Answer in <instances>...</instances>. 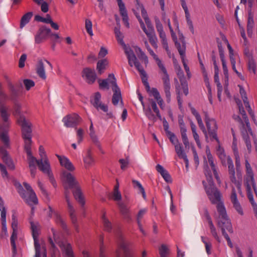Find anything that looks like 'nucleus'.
<instances>
[{"instance_id": "1", "label": "nucleus", "mask_w": 257, "mask_h": 257, "mask_svg": "<svg viewBox=\"0 0 257 257\" xmlns=\"http://www.w3.org/2000/svg\"><path fill=\"white\" fill-rule=\"evenodd\" d=\"M216 208L219 214L217 221V226L221 229L222 234L226 239L228 245L232 248L233 247V244L229 236L225 231V230H226L230 233L233 232L230 220L227 216L226 209L222 203H219L217 206H216Z\"/></svg>"}, {"instance_id": "2", "label": "nucleus", "mask_w": 257, "mask_h": 257, "mask_svg": "<svg viewBox=\"0 0 257 257\" xmlns=\"http://www.w3.org/2000/svg\"><path fill=\"white\" fill-rule=\"evenodd\" d=\"M24 140L25 145L24 149L27 154L29 161V167H36V164L38 166L39 169L42 172L46 171V163L49 164L48 160L46 159L43 163L42 159L37 160L35 157L32 156L31 151V145L32 143V134L22 137Z\"/></svg>"}, {"instance_id": "3", "label": "nucleus", "mask_w": 257, "mask_h": 257, "mask_svg": "<svg viewBox=\"0 0 257 257\" xmlns=\"http://www.w3.org/2000/svg\"><path fill=\"white\" fill-rule=\"evenodd\" d=\"M21 106L20 104L15 103L14 115L17 119V123L21 126L22 137L32 134V124L27 120L21 111Z\"/></svg>"}, {"instance_id": "4", "label": "nucleus", "mask_w": 257, "mask_h": 257, "mask_svg": "<svg viewBox=\"0 0 257 257\" xmlns=\"http://www.w3.org/2000/svg\"><path fill=\"white\" fill-rule=\"evenodd\" d=\"M125 53L127 56L130 66L133 67V65H134L136 69L140 72L143 83H144V82H147L148 77L147 73L138 60L134 51L130 48L129 50L126 49L125 50Z\"/></svg>"}, {"instance_id": "5", "label": "nucleus", "mask_w": 257, "mask_h": 257, "mask_svg": "<svg viewBox=\"0 0 257 257\" xmlns=\"http://www.w3.org/2000/svg\"><path fill=\"white\" fill-rule=\"evenodd\" d=\"M156 60L159 68L161 70L164 74V76L162 77L163 82L164 90L166 97V101L168 103L171 101V84L169 74L164 65L162 63L161 61L159 58Z\"/></svg>"}, {"instance_id": "6", "label": "nucleus", "mask_w": 257, "mask_h": 257, "mask_svg": "<svg viewBox=\"0 0 257 257\" xmlns=\"http://www.w3.org/2000/svg\"><path fill=\"white\" fill-rule=\"evenodd\" d=\"M205 115L204 120L207 128L208 133L211 139L215 140L218 144L219 140L217 137V131L218 126L216 120L213 118H210L207 112H204Z\"/></svg>"}, {"instance_id": "7", "label": "nucleus", "mask_w": 257, "mask_h": 257, "mask_svg": "<svg viewBox=\"0 0 257 257\" xmlns=\"http://www.w3.org/2000/svg\"><path fill=\"white\" fill-rule=\"evenodd\" d=\"M8 87L10 92V97L13 100H16L23 89V85L20 80L13 83L8 76H5Z\"/></svg>"}, {"instance_id": "8", "label": "nucleus", "mask_w": 257, "mask_h": 257, "mask_svg": "<svg viewBox=\"0 0 257 257\" xmlns=\"http://www.w3.org/2000/svg\"><path fill=\"white\" fill-rule=\"evenodd\" d=\"M205 191L212 204H216L217 202H218L217 205L220 203L223 204V203L221 201V193L215 186V184H211L208 185V187H205Z\"/></svg>"}, {"instance_id": "9", "label": "nucleus", "mask_w": 257, "mask_h": 257, "mask_svg": "<svg viewBox=\"0 0 257 257\" xmlns=\"http://www.w3.org/2000/svg\"><path fill=\"white\" fill-rule=\"evenodd\" d=\"M11 226L13 229V232L10 238V240L12 247L13 256L14 257L17 254V247L15 241L17 238L18 231V220L17 216L14 214L12 216Z\"/></svg>"}, {"instance_id": "10", "label": "nucleus", "mask_w": 257, "mask_h": 257, "mask_svg": "<svg viewBox=\"0 0 257 257\" xmlns=\"http://www.w3.org/2000/svg\"><path fill=\"white\" fill-rule=\"evenodd\" d=\"M81 120V117L75 113L67 115L62 120L64 125L67 127H76Z\"/></svg>"}, {"instance_id": "11", "label": "nucleus", "mask_w": 257, "mask_h": 257, "mask_svg": "<svg viewBox=\"0 0 257 257\" xmlns=\"http://www.w3.org/2000/svg\"><path fill=\"white\" fill-rule=\"evenodd\" d=\"M51 30L45 26H42L39 29L35 36V43L40 44L46 39L48 36H50Z\"/></svg>"}, {"instance_id": "12", "label": "nucleus", "mask_w": 257, "mask_h": 257, "mask_svg": "<svg viewBox=\"0 0 257 257\" xmlns=\"http://www.w3.org/2000/svg\"><path fill=\"white\" fill-rule=\"evenodd\" d=\"M0 155L8 169L11 170H14L15 169V166L14 162L9 155L8 151L4 147H1L0 148Z\"/></svg>"}, {"instance_id": "13", "label": "nucleus", "mask_w": 257, "mask_h": 257, "mask_svg": "<svg viewBox=\"0 0 257 257\" xmlns=\"http://www.w3.org/2000/svg\"><path fill=\"white\" fill-rule=\"evenodd\" d=\"M119 248L116 252V257H132L127 243L120 237Z\"/></svg>"}, {"instance_id": "14", "label": "nucleus", "mask_w": 257, "mask_h": 257, "mask_svg": "<svg viewBox=\"0 0 257 257\" xmlns=\"http://www.w3.org/2000/svg\"><path fill=\"white\" fill-rule=\"evenodd\" d=\"M63 176L65 185H66L68 188H70V189H73L79 186L78 182L71 173L64 171L63 173Z\"/></svg>"}, {"instance_id": "15", "label": "nucleus", "mask_w": 257, "mask_h": 257, "mask_svg": "<svg viewBox=\"0 0 257 257\" xmlns=\"http://www.w3.org/2000/svg\"><path fill=\"white\" fill-rule=\"evenodd\" d=\"M101 95L99 92H96L94 93L93 98L90 99V103L97 110L100 108L104 112H107L108 106L106 105L102 104L101 100Z\"/></svg>"}, {"instance_id": "16", "label": "nucleus", "mask_w": 257, "mask_h": 257, "mask_svg": "<svg viewBox=\"0 0 257 257\" xmlns=\"http://www.w3.org/2000/svg\"><path fill=\"white\" fill-rule=\"evenodd\" d=\"M112 90L113 92L112 103L114 105H117L119 101L120 100L121 102L122 103V96L121 94L120 89L118 86L115 81L112 82Z\"/></svg>"}, {"instance_id": "17", "label": "nucleus", "mask_w": 257, "mask_h": 257, "mask_svg": "<svg viewBox=\"0 0 257 257\" xmlns=\"http://www.w3.org/2000/svg\"><path fill=\"white\" fill-rule=\"evenodd\" d=\"M82 76L85 77L87 83L90 84H93L96 79V74L94 70L89 67L83 69L82 72Z\"/></svg>"}, {"instance_id": "18", "label": "nucleus", "mask_w": 257, "mask_h": 257, "mask_svg": "<svg viewBox=\"0 0 257 257\" xmlns=\"http://www.w3.org/2000/svg\"><path fill=\"white\" fill-rule=\"evenodd\" d=\"M29 222L31 224V229L34 241V245H39L40 244L38 240V236L39 235V227H40V225L38 222L34 223L32 217L29 218Z\"/></svg>"}, {"instance_id": "19", "label": "nucleus", "mask_w": 257, "mask_h": 257, "mask_svg": "<svg viewBox=\"0 0 257 257\" xmlns=\"http://www.w3.org/2000/svg\"><path fill=\"white\" fill-rule=\"evenodd\" d=\"M166 135L168 137L171 143L174 145L175 151L177 154H179V153L183 151L182 145L179 143L177 137L173 133L169 132L168 134Z\"/></svg>"}, {"instance_id": "20", "label": "nucleus", "mask_w": 257, "mask_h": 257, "mask_svg": "<svg viewBox=\"0 0 257 257\" xmlns=\"http://www.w3.org/2000/svg\"><path fill=\"white\" fill-rule=\"evenodd\" d=\"M72 193L73 194L75 199L83 207L85 205V201L82 196V192L80 186H78L73 189Z\"/></svg>"}, {"instance_id": "21", "label": "nucleus", "mask_w": 257, "mask_h": 257, "mask_svg": "<svg viewBox=\"0 0 257 257\" xmlns=\"http://www.w3.org/2000/svg\"><path fill=\"white\" fill-rule=\"evenodd\" d=\"M66 201L67 203L68 211L70 214V217L72 221V223L74 224V225L76 227V229H77V219L76 216L75 214V210L71 204L70 202L69 198L66 199Z\"/></svg>"}, {"instance_id": "22", "label": "nucleus", "mask_w": 257, "mask_h": 257, "mask_svg": "<svg viewBox=\"0 0 257 257\" xmlns=\"http://www.w3.org/2000/svg\"><path fill=\"white\" fill-rule=\"evenodd\" d=\"M66 201L67 203L68 211L70 214V217L72 221V223L74 224V225L76 227V229H77V219L76 216L75 214V210L71 204L70 202L69 198L66 199Z\"/></svg>"}, {"instance_id": "23", "label": "nucleus", "mask_w": 257, "mask_h": 257, "mask_svg": "<svg viewBox=\"0 0 257 257\" xmlns=\"http://www.w3.org/2000/svg\"><path fill=\"white\" fill-rule=\"evenodd\" d=\"M36 73L42 79L45 80L46 75L44 69V64L42 60H39L36 65Z\"/></svg>"}, {"instance_id": "24", "label": "nucleus", "mask_w": 257, "mask_h": 257, "mask_svg": "<svg viewBox=\"0 0 257 257\" xmlns=\"http://www.w3.org/2000/svg\"><path fill=\"white\" fill-rule=\"evenodd\" d=\"M23 185L27 191L29 192V199L30 201L32 202L34 204H37L38 203V200L31 186L26 182H24Z\"/></svg>"}, {"instance_id": "25", "label": "nucleus", "mask_w": 257, "mask_h": 257, "mask_svg": "<svg viewBox=\"0 0 257 257\" xmlns=\"http://www.w3.org/2000/svg\"><path fill=\"white\" fill-rule=\"evenodd\" d=\"M108 65V61L106 59L99 60L96 65V70L99 75H101L104 72L106 69V66Z\"/></svg>"}, {"instance_id": "26", "label": "nucleus", "mask_w": 257, "mask_h": 257, "mask_svg": "<svg viewBox=\"0 0 257 257\" xmlns=\"http://www.w3.org/2000/svg\"><path fill=\"white\" fill-rule=\"evenodd\" d=\"M0 140L4 143V148L6 149L10 148V138L7 131H5L0 134Z\"/></svg>"}, {"instance_id": "27", "label": "nucleus", "mask_w": 257, "mask_h": 257, "mask_svg": "<svg viewBox=\"0 0 257 257\" xmlns=\"http://www.w3.org/2000/svg\"><path fill=\"white\" fill-rule=\"evenodd\" d=\"M217 154L220 160L221 163L223 166H226V159L227 160V157L224 153V150L220 146H218L217 149Z\"/></svg>"}, {"instance_id": "28", "label": "nucleus", "mask_w": 257, "mask_h": 257, "mask_svg": "<svg viewBox=\"0 0 257 257\" xmlns=\"http://www.w3.org/2000/svg\"><path fill=\"white\" fill-rule=\"evenodd\" d=\"M33 15V13L32 12H28L25 14L21 18L20 21V27L23 28L26 24H27L30 21Z\"/></svg>"}, {"instance_id": "29", "label": "nucleus", "mask_w": 257, "mask_h": 257, "mask_svg": "<svg viewBox=\"0 0 257 257\" xmlns=\"http://www.w3.org/2000/svg\"><path fill=\"white\" fill-rule=\"evenodd\" d=\"M229 174V177L230 181L231 182L234 183L235 186H236L237 190H238V192L240 193H241V183L240 181H237L236 180L235 177V170H232L228 171Z\"/></svg>"}, {"instance_id": "30", "label": "nucleus", "mask_w": 257, "mask_h": 257, "mask_svg": "<svg viewBox=\"0 0 257 257\" xmlns=\"http://www.w3.org/2000/svg\"><path fill=\"white\" fill-rule=\"evenodd\" d=\"M54 214L55 215V221L56 223L60 225L62 229L65 231H68L67 226L65 222L62 219L60 215L58 212H54Z\"/></svg>"}, {"instance_id": "31", "label": "nucleus", "mask_w": 257, "mask_h": 257, "mask_svg": "<svg viewBox=\"0 0 257 257\" xmlns=\"http://www.w3.org/2000/svg\"><path fill=\"white\" fill-rule=\"evenodd\" d=\"M60 247L62 249L65 251L66 255L68 257H74L73 252L71 245L70 243H67L66 244L61 243L60 244Z\"/></svg>"}, {"instance_id": "32", "label": "nucleus", "mask_w": 257, "mask_h": 257, "mask_svg": "<svg viewBox=\"0 0 257 257\" xmlns=\"http://www.w3.org/2000/svg\"><path fill=\"white\" fill-rule=\"evenodd\" d=\"M60 165L69 171H73L75 170V167L72 163L65 156H63V160H61Z\"/></svg>"}, {"instance_id": "33", "label": "nucleus", "mask_w": 257, "mask_h": 257, "mask_svg": "<svg viewBox=\"0 0 257 257\" xmlns=\"http://www.w3.org/2000/svg\"><path fill=\"white\" fill-rule=\"evenodd\" d=\"M118 206L120 209V211L123 217L127 221L131 220V217L129 214L128 210L126 206L123 203H119Z\"/></svg>"}, {"instance_id": "34", "label": "nucleus", "mask_w": 257, "mask_h": 257, "mask_svg": "<svg viewBox=\"0 0 257 257\" xmlns=\"http://www.w3.org/2000/svg\"><path fill=\"white\" fill-rule=\"evenodd\" d=\"M2 221V232L0 233L1 238H3L5 235H8L7 229L6 226V215L5 213L1 214Z\"/></svg>"}, {"instance_id": "35", "label": "nucleus", "mask_w": 257, "mask_h": 257, "mask_svg": "<svg viewBox=\"0 0 257 257\" xmlns=\"http://www.w3.org/2000/svg\"><path fill=\"white\" fill-rule=\"evenodd\" d=\"M46 170L45 171H42L44 173H46L48 175L49 180L52 185L54 186V187L56 188L57 186V183L56 182L53 177V175L51 172V169H50V164H47V162H46Z\"/></svg>"}, {"instance_id": "36", "label": "nucleus", "mask_w": 257, "mask_h": 257, "mask_svg": "<svg viewBox=\"0 0 257 257\" xmlns=\"http://www.w3.org/2000/svg\"><path fill=\"white\" fill-rule=\"evenodd\" d=\"M244 185L246 187V189H247L248 186H251V185L252 186V188H253V186L256 187L254 179V175H246L244 179Z\"/></svg>"}, {"instance_id": "37", "label": "nucleus", "mask_w": 257, "mask_h": 257, "mask_svg": "<svg viewBox=\"0 0 257 257\" xmlns=\"http://www.w3.org/2000/svg\"><path fill=\"white\" fill-rule=\"evenodd\" d=\"M135 51L136 53L137 54L138 57L140 60H142L144 61V62L146 64L148 63V57L145 54V53L142 50V49L138 47H136L135 48Z\"/></svg>"}, {"instance_id": "38", "label": "nucleus", "mask_w": 257, "mask_h": 257, "mask_svg": "<svg viewBox=\"0 0 257 257\" xmlns=\"http://www.w3.org/2000/svg\"><path fill=\"white\" fill-rule=\"evenodd\" d=\"M114 32L118 42L120 45L125 46V44L123 41V36L120 31V27L116 26L114 29Z\"/></svg>"}, {"instance_id": "39", "label": "nucleus", "mask_w": 257, "mask_h": 257, "mask_svg": "<svg viewBox=\"0 0 257 257\" xmlns=\"http://www.w3.org/2000/svg\"><path fill=\"white\" fill-rule=\"evenodd\" d=\"M132 183H133V184L134 185V187L135 188H136V187L138 188L140 193H141V194H142V196H143V198L144 199H146V192L145 191V189L144 188V187H143L142 184L139 181H138L137 180H133Z\"/></svg>"}, {"instance_id": "40", "label": "nucleus", "mask_w": 257, "mask_h": 257, "mask_svg": "<svg viewBox=\"0 0 257 257\" xmlns=\"http://www.w3.org/2000/svg\"><path fill=\"white\" fill-rule=\"evenodd\" d=\"M179 54L180 55V57H181L182 63L183 64L184 69L187 73V75L188 77H190V75H191V73L190 72L189 68L187 64H186V63L185 62V53H183V51H181V52L180 51Z\"/></svg>"}, {"instance_id": "41", "label": "nucleus", "mask_w": 257, "mask_h": 257, "mask_svg": "<svg viewBox=\"0 0 257 257\" xmlns=\"http://www.w3.org/2000/svg\"><path fill=\"white\" fill-rule=\"evenodd\" d=\"M178 36L179 40L181 41L182 43V46L180 45V49L179 48H177L179 53H180V51H182L183 53H185L186 50V42L185 40V37H184L183 34L182 33H180L179 31L178 32Z\"/></svg>"}, {"instance_id": "42", "label": "nucleus", "mask_w": 257, "mask_h": 257, "mask_svg": "<svg viewBox=\"0 0 257 257\" xmlns=\"http://www.w3.org/2000/svg\"><path fill=\"white\" fill-rule=\"evenodd\" d=\"M256 67V64L253 58L248 60L247 68L249 71L252 72L254 74H255Z\"/></svg>"}, {"instance_id": "43", "label": "nucleus", "mask_w": 257, "mask_h": 257, "mask_svg": "<svg viewBox=\"0 0 257 257\" xmlns=\"http://www.w3.org/2000/svg\"><path fill=\"white\" fill-rule=\"evenodd\" d=\"M84 163L88 166H90L94 162V160L91 156L90 150H88L87 153V156L84 158Z\"/></svg>"}, {"instance_id": "44", "label": "nucleus", "mask_w": 257, "mask_h": 257, "mask_svg": "<svg viewBox=\"0 0 257 257\" xmlns=\"http://www.w3.org/2000/svg\"><path fill=\"white\" fill-rule=\"evenodd\" d=\"M178 123L180 129L181 134L186 133L187 129L183 120V117L181 115L178 116Z\"/></svg>"}, {"instance_id": "45", "label": "nucleus", "mask_w": 257, "mask_h": 257, "mask_svg": "<svg viewBox=\"0 0 257 257\" xmlns=\"http://www.w3.org/2000/svg\"><path fill=\"white\" fill-rule=\"evenodd\" d=\"M108 79H99L98 80L99 83V87L100 89H109V86L108 83Z\"/></svg>"}, {"instance_id": "46", "label": "nucleus", "mask_w": 257, "mask_h": 257, "mask_svg": "<svg viewBox=\"0 0 257 257\" xmlns=\"http://www.w3.org/2000/svg\"><path fill=\"white\" fill-rule=\"evenodd\" d=\"M145 114L149 120H153L155 122L157 120V118L154 114L153 113L150 107H148L145 110Z\"/></svg>"}, {"instance_id": "47", "label": "nucleus", "mask_w": 257, "mask_h": 257, "mask_svg": "<svg viewBox=\"0 0 257 257\" xmlns=\"http://www.w3.org/2000/svg\"><path fill=\"white\" fill-rule=\"evenodd\" d=\"M254 26L253 15L251 13V10L248 11V19L247 27L253 28Z\"/></svg>"}, {"instance_id": "48", "label": "nucleus", "mask_w": 257, "mask_h": 257, "mask_svg": "<svg viewBox=\"0 0 257 257\" xmlns=\"http://www.w3.org/2000/svg\"><path fill=\"white\" fill-rule=\"evenodd\" d=\"M235 165L237 172V176L238 178L241 177V171H240V163L239 157L237 154L235 155Z\"/></svg>"}, {"instance_id": "49", "label": "nucleus", "mask_w": 257, "mask_h": 257, "mask_svg": "<svg viewBox=\"0 0 257 257\" xmlns=\"http://www.w3.org/2000/svg\"><path fill=\"white\" fill-rule=\"evenodd\" d=\"M148 38H149V42L152 45V46L155 48H157V39L156 38L155 33H152L151 35H149L148 36Z\"/></svg>"}, {"instance_id": "50", "label": "nucleus", "mask_w": 257, "mask_h": 257, "mask_svg": "<svg viewBox=\"0 0 257 257\" xmlns=\"http://www.w3.org/2000/svg\"><path fill=\"white\" fill-rule=\"evenodd\" d=\"M23 82L27 90H29L32 87L35 86L34 81L31 79H25L23 80Z\"/></svg>"}, {"instance_id": "51", "label": "nucleus", "mask_w": 257, "mask_h": 257, "mask_svg": "<svg viewBox=\"0 0 257 257\" xmlns=\"http://www.w3.org/2000/svg\"><path fill=\"white\" fill-rule=\"evenodd\" d=\"M0 112L1 116L5 122H7L9 118V115L6 108L3 106H0Z\"/></svg>"}, {"instance_id": "52", "label": "nucleus", "mask_w": 257, "mask_h": 257, "mask_svg": "<svg viewBox=\"0 0 257 257\" xmlns=\"http://www.w3.org/2000/svg\"><path fill=\"white\" fill-rule=\"evenodd\" d=\"M15 185L18 189V192L21 197L23 199H25L26 198V191L24 189L21 184L18 183V184H16Z\"/></svg>"}, {"instance_id": "53", "label": "nucleus", "mask_w": 257, "mask_h": 257, "mask_svg": "<svg viewBox=\"0 0 257 257\" xmlns=\"http://www.w3.org/2000/svg\"><path fill=\"white\" fill-rule=\"evenodd\" d=\"M222 69H223V74L225 76V85H227L229 76H228V69H227L226 62H222Z\"/></svg>"}, {"instance_id": "54", "label": "nucleus", "mask_w": 257, "mask_h": 257, "mask_svg": "<svg viewBox=\"0 0 257 257\" xmlns=\"http://www.w3.org/2000/svg\"><path fill=\"white\" fill-rule=\"evenodd\" d=\"M169 249L165 244H162L159 249V253L161 257H167L166 255L168 253Z\"/></svg>"}, {"instance_id": "55", "label": "nucleus", "mask_w": 257, "mask_h": 257, "mask_svg": "<svg viewBox=\"0 0 257 257\" xmlns=\"http://www.w3.org/2000/svg\"><path fill=\"white\" fill-rule=\"evenodd\" d=\"M85 28L88 34L90 36H92L93 33L92 30V22L89 19H86L85 20Z\"/></svg>"}, {"instance_id": "56", "label": "nucleus", "mask_w": 257, "mask_h": 257, "mask_svg": "<svg viewBox=\"0 0 257 257\" xmlns=\"http://www.w3.org/2000/svg\"><path fill=\"white\" fill-rule=\"evenodd\" d=\"M181 85L182 87L183 92L185 95L188 94V83L185 79H180Z\"/></svg>"}, {"instance_id": "57", "label": "nucleus", "mask_w": 257, "mask_h": 257, "mask_svg": "<svg viewBox=\"0 0 257 257\" xmlns=\"http://www.w3.org/2000/svg\"><path fill=\"white\" fill-rule=\"evenodd\" d=\"M89 135L93 142L99 149V150H101L100 144L98 140L97 136L95 134V132H90Z\"/></svg>"}, {"instance_id": "58", "label": "nucleus", "mask_w": 257, "mask_h": 257, "mask_svg": "<svg viewBox=\"0 0 257 257\" xmlns=\"http://www.w3.org/2000/svg\"><path fill=\"white\" fill-rule=\"evenodd\" d=\"M120 14L122 17V21L124 23V25L127 28H129L130 26L128 23V17L127 15V11L121 12L120 13Z\"/></svg>"}, {"instance_id": "59", "label": "nucleus", "mask_w": 257, "mask_h": 257, "mask_svg": "<svg viewBox=\"0 0 257 257\" xmlns=\"http://www.w3.org/2000/svg\"><path fill=\"white\" fill-rule=\"evenodd\" d=\"M178 156L180 158H182L184 160L185 163V166L186 168H188L189 166V160L187 159V155L186 153L184 152V150L179 153V154H177Z\"/></svg>"}, {"instance_id": "60", "label": "nucleus", "mask_w": 257, "mask_h": 257, "mask_svg": "<svg viewBox=\"0 0 257 257\" xmlns=\"http://www.w3.org/2000/svg\"><path fill=\"white\" fill-rule=\"evenodd\" d=\"M246 194L247 198L251 203H255L254 199H253V196L251 192V186H247V189H246Z\"/></svg>"}, {"instance_id": "61", "label": "nucleus", "mask_w": 257, "mask_h": 257, "mask_svg": "<svg viewBox=\"0 0 257 257\" xmlns=\"http://www.w3.org/2000/svg\"><path fill=\"white\" fill-rule=\"evenodd\" d=\"M50 39L51 41L53 42H55L56 43H60L61 40L63 39L62 38H61L58 34L56 33H53L51 32V34L50 36Z\"/></svg>"}, {"instance_id": "62", "label": "nucleus", "mask_w": 257, "mask_h": 257, "mask_svg": "<svg viewBox=\"0 0 257 257\" xmlns=\"http://www.w3.org/2000/svg\"><path fill=\"white\" fill-rule=\"evenodd\" d=\"M104 229L105 231L108 232H110L112 230L111 223L109 221L108 219H105V221L103 222Z\"/></svg>"}, {"instance_id": "63", "label": "nucleus", "mask_w": 257, "mask_h": 257, "mask_svg": "<svg viewBox=\"0 0 257 257\" xmlns=\"http://www.w3.org/2000/svg\"><path fill=\"white\" fill-rule=\"evenodd\" d=\"M233 204V207L236 210V211L241 215H243V211L242 208L241 206L240 205L239 202H234Z\"/></svg>"}, {"instance_id": "64", "label": "nucleus", "mask_w": 257, "mask_h": 257, "mask_svg": "<svg viewBox=\"0 0 257 257\" xmlns=\"http://www.w3.org/2000/svg\"><path fill=\"white\" fill-rule=\"evenodd\" d=\"M121 198V195L119 190L113 189V199L114 201H120Z\"/></svg>"}]
</instances>
